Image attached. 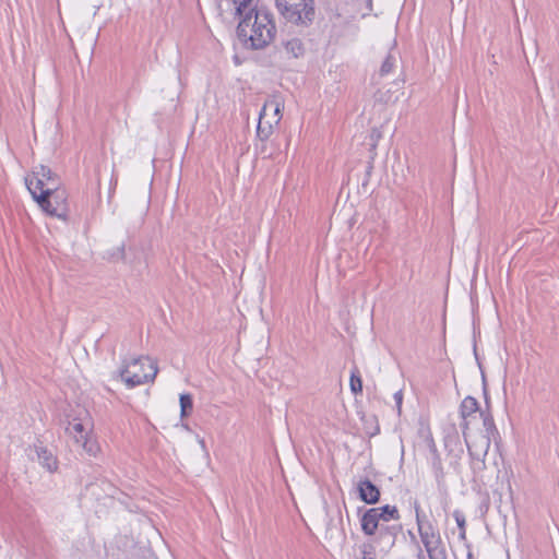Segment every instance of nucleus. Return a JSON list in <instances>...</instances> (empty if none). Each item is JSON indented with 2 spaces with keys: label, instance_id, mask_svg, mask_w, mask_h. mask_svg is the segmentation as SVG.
Listing matches in <instances>:
<instances>
[{
  "label": "nucleus",
  "instance_id": "1a4fd4ad",
  "mask_svg": "<svg viewBox=\"0 0 559 559\" xmlns=\"http://www.w3.org/2000/svg\"><path fill=\"white\" fill-rule=\"evenodd\" d=\"M464 439H465L469 455L474 460L484 462L485 457L488 453V450L490 448V443H491L490 438L488 436L481 435L478 438H476L475 440H473L472 442H469L465 435Z\"/></svg>",
  "mask_w": 559,
  "mask_h": 559
},
{
  "label": "nucleus",
  "instance_id": "393cba45",
  "mask_svg": "<svg viewBox=\"0 0 559 559\" xmlns=\"http://www.w3.org/2000/svg\"><path fill=\"white\" fill-rule=\"evenodd\" d=\"M126 245L121 243L116 249H114L111 252H108V258L112 261H119L123 260L126 255Z\"/></svg>",
  "mask_w": 559,
  "mask_h": 559
},
{
  "label": "nucleus",
  "instance_id": "dca6fc26",
  "mask_svg": "<svg viewBox=\"0 0 559 559\" xmlns=\"http://www.w3.org/2000/svg\"><path fill=\"white\" fill-rule=\"evenodd\" d=\"M397 61H399V52L395 50L389 51L380 66L379 75L381 78H383V76L391 74L394 71V69L396 68Z\"/></svg>",
  "mask_w": 559,
  "mask_h": 559
},
{
  "label": "nucleus",
  "instance_id": "9d476101",
  "mask_svg": "<svg viewBox=\"0 0 559 559\" xmlns=\"http://www.w3.org/2000/svg\"><path fill=\"white\" fill-rule=\"evenodd\" d=\"M478 412H480L479 404L475 397L466 396L462 401V403L460 405V415L462 417L461 428H462L463 436L466 435V431L469 427V424H471L469 418L473 417Z\"/></svg>",
  "mask_w": 559,
  "mask_h": 559
},
{
  "label": "nucleus",
  "instance_id": "4468645a",
  "mask_svg": "<svg viewBox=\"0 0 559 559\" xmlns=\"http://www.w3.org/2000/svg\"><path fill=\"white\" fill-rule=\"evenodd\" d=\"M282 108H283L282 103L277 98L273 97V98L267 99L264 103V105L260 111H261L262 116H269V111H270L272 114V116H271L272 122H275L278 124L282 119V114H281Z\"/></svg>",
  "mask_w": 559,
  "mask_h": 559
},
{
  "label": "nucleus",
  "instance_id": "5701e85b",
  "mask_svg": "<svg viewBox=\"0 0 559 559\" xmlns=\"http://www.w3.org/2000/svg\"><path fill=\"white\" fill-rule=\"evenodd\" d=\"M179 402H180V416L182 418L189 416L193 409L192 396L190 394H181Z\"/></svg>",
  "mask_w": 559,
  "mask_h": 559
},
{
  "label": "nucleus",
  "instance_id": "f3484780",
  "mask_svg": "<svg viewBox=\"0 0 559 559\" xmlns=\"http://www.w3.org/2000/svg\"><path fill=\"white\" fill-rule=\"evenodd\" d=\"M373 509L374 511H378V515L384 524H386L390 520H400V512L395 506L386 504Z\"/></svg>",
  "mask_w": 559,
  "mask_h": 559
},
{
  "label": "nucleus",
  "instance_id": "f03ea898",
  "mask_svg": "<svg viewBox=\"0 0 559 559\" xmlns=\"http://www.w3.org/2000/svg\"><path fill=\"white\" fill-rule=\"evenodd\" d=\"M275 8L286 24L298 29L311 26L317 15L314 0H275Z\"/></svg>",
  "mask_w": 559,
  "mask_h": 559
},
{
  "label": "nucleus",
  "instance_id": "6e6552de",
  "mask_svg": "<svg viewBox=\"0 0 559 559\" xmlns=\"http://www.w3.org/2000/svg\"><path fill=\"white\" fill-rule=\"evenodd\" d=\"M385 525L378 515V511L373 508L368 509L360 518L361 531L365 535L373 538L378 535L380 527Z\"/></svg>",
  "mask_w": 559,
  "mask_h": 559
},
{
  "label": "nucleus",
  "instance_id": "bb28decb",
  "mask_svg": "<svg viewBox=\"0 0 559 559\" xmlns=\"http://www.w3.org/2000/svg\"><path fill=\"white\" fill-rule=\"evenodd\" d=\"M272 114L269 111V116L266 117V120H271Z\"/></svg>",
  "mask_w": 559,
  "mask_h": 559
},
{
  "label": "nucleus",
  "instance_id": "9b49d317",
  "mask_svg": "<svg viewBox=\"0 0 559 559\" xmlns=\"http://www.w3.org/2000/svg\"><path fill=\"white\" fill-rule=\"evenodd\" d=\"M358 496L368 504H376L380 500V489L368 478L360 479L357 484Z\"/></svg>",
  "mask_w": 559,
  "mask_h": 559
},
{
  "label": "nucleus",
  "instance_id": "a211bd4d",
  "mask_svg": "<svg viewBox=\"0 0 559 559\" xmlns=\"http://www.w3.org/2000/svg\"><path fill=\"white\" fill-rule=\"evenodd\" d=\"M362 428L366 435L374 437L380 432L378 418L374 415H364L361 417Z\"/></svg>",
  "mask_w": 559,
  "mask_h": 559
},
{
  "label": "nucleus",
  "instance_id": "6ab92c4d",
  "mask_svg": "<svg viewBox=\"0 0 559 559\" xmlns=\"http://www.w3.org/2000/svg\"><path fill=\"white\" fill-rule=\"evenodd\" d=\"M284 48L286 53L293 58H299L305 52L304 44L299 38H292L287 40L284 43Z\"/></svg>",
  "mask_w": 559,
  "mask_h": 559
},
{
  "label": "nucleus",
  "instance_id": "aec40b11",
  "mask_svg": "<svg viewBox=\"0 0 559 559\" xmlns=\"http://www.w3.org/2000/svg\"><path fill=\"white\" fill-rule=\"evenodd\" d=\"M479 416L483 419V426H484L485 432H486L484 436H488L489 438H491V436H493L497 432L493 417L491 416V414L489 412H486V411H480Z\"/></svg>",
  "mask_w": 559,
  "mask_h": 559
},
{
  "label": "nucleus",
  "instance_id": "39448f33",
  "mask_svg": "<svg viewBox=\"0 0 559 559\" xmlns=\"http://www.w3.org/2000/svg\"><path fill=\"white\" fill-rule=\"evenodd\" d=\"M33 199L37 202L39 207L50 216H55L59 219L67 221L69 217V203L68 193L64 188L58 187L56 190L46 192H39L35 194L33 192Z\"/></svg>",
  "mask_w": 559,
  "mask_h": 559
},
{
  "label": "nucleus",
  "instance_id": "f257e3e1",
  "mask_svg": "<svg viewBox=\"0 0 559 559\" xmlns=\"http://www.w3.org/2000/svg\"><path fill=\"white\" fill-rule=\"evenodd\" d=\"M228 10L240 20L237 35L248 48L258 50L269 46L276 34L273 14L264 7H258V0H224Z\"/></svg>",
  "mask_w": 559,
  "mask_h": 559
},
{
  "label": "nucleus",
  "instance_id": "412c9836",
  "mask_svg": "<svg viewBox=\"0 0 559 559\" xmlns=\"http://www.w3.org/2000/svg\"><path fill=\"white\" fill-rule=\"evenodd\" d=\"M349 386L354 394L362 393V380L357 367H355L350 372Z\"/></svg>",
  "mask_w": 559,
  "mask_h": 559
},
{
  "label": "nucleus",
  "instance_id": "cd10ccee",
  "mask_svg": "<svg viewBox=\"0 0 559 559\" xmlns=\"http://www.w3.org/2000/svg\"><path fill=\"white\" fill-rule=\"evenodd\" d=\"M421 557H423V552L420 551V552L418 554V558L420 559Z\"/></svg>",
  "mask_w": 559,
  "mask_h": 559
},
{
  "label": "nucleus",
  "instance_id": "ddd939ff",
  "mask_svg": "<svg viewBox=\"0 0 559 559\" xmlns=\"http://www.w3.org/2000/svg\"><path fill=\"white\" fill-rule=\"evenodd\" d=\"M66 432L74 440L75 443H79L87 436V433H90V428L84 423L73 419L68 423Z\"/></svg>",
  "mask_w": 559,
  "mask_h": 559
},
{
  "label": "nucleus",
  "instance_id": "423d86ee",
  "mask_svg": "<svg viewBox=\"0 0 559 559\" xmlns=\"http://www.w3.org/2000/svg\"><path fill=\"white\" fill-rule=\"evenodd\" d=\"M401 525H382L377 536L364 543L360 547L362 559H376L377 548L386 555L395 545Z\"/></svg>",
  "mask_w": 559,
  "mask_h": 559
},
{
  "label": "nucleus",
  "instance_id": "0eeeda50",
  "mask_svg": "<svg viewBox=\"0 0 559 559\" xmlns=\"http://www.w3.org/2000/svg\"><path fill=\"white\" fill-rule=\"evenodd\" d=\"M26 187L31 194L33 192L38 194L39 192H48L56 190L61 186L60 178L53 173L48 166L38 165L34 167L32 176L25 179Z\"/></svg>",
  "mask_w": 559,
  "mask_h": 559
},
{
  "label": "nucleus",
  "instance_id": "2eb2a0df",
  "mask_svg": "<svg viewBox=\"0 0 559 559\" xmlns=\"http://www.w3.org/2000/svg\"><path fill=\"white\" fill-rule=\"evenodd\" d=\"M38 462L49 472L57 469V460L50 451L41 445L35 447Z\"/></svg>",
  "mask_w": 559,
  "mask_h": 559
},
{
  "label": "nucleus",
  "instance_id": "4be33fe9",
  "mask_svg": "<svg viewBox=\"0 0 559 559\" xmlns=\"http://www.w3.org/2000/svg\"><path fill=\"white\" fill-rule=\"evenodd\" d=\"M81 445L84 451L90 455H96L99 451V444L98 442L87 433V436L78 443Z\"/></svg>",
  "mask_w": 559,
  "mask_h": 559
},
{
  "label": "nucleus",
  "instance_id": "7ed1b4c3",
  "mask_svg": "<svg viewBox=\"0 0 559 559\" xmlns=\"http://www.w3.org/2000/svg\"><path fill=\"white\" fill-rule=\"evenodd\" d=\"M414 510L418 534L429 559H445L438 527L428 519L418 501L414 502Z\"/></svg>",
  "mask_w": 559,
  "mask_h": 559
},
{
  "label": "nucleus",
  "instance_id": "c85d7f7f",
  "mask_svg": "<svg viewBox=\"0 0 559 559\" xmlns=\"http://www.w3.org/2000/svg\"><path fill=\"white\" fill-rule=\"evenodd\" d=\"M467 559H472V554H468Z\"/></svg>",
  "mask_w": 559,
  "mask_h": 559
},
{
  "label": "nucleus",
  "instance_id": "b1692460",
  "mask_svg": "<svg viewBox=\"0 0 559 559\" xmlns=\"http://www.w3.org/2000/svg\"><path fill=\"white\" fill-rule=\"evenodd\" d=\"M453 518L457 524L459 531H460V538L464 540L466 538V519L462 511L454 510L453 511Z\"/></svg>",
  "mask_w": 559,
  "mask_h": 559
},
{
  "label": "nucleus",
  "instance_id": "f8f14e48",
  "mask_svg": "<svg viewBox=\"0 0 559 559\" xmlns=\"http://www.w3.org/2000/svg\"><path fill=\"white\" fill-rule=\"evenodd\" d=\"M267 116H262V114H259V122L257 127V138L262 143L261 146V153L264 152L265 148V142L270 139V136L274 132V127L277 126V123L272 122V120H266Z\"/></svg>",
  "mask_w": 559,
  "mask_h": 559
},
{
  "label": "nucleus",
  "instance_id": "a878e982",
  "mask_svg": "<svg viewBox=\"0 0 559 559\" xmlns=\"http://www.w3.org/2000/svg\"><path fill=\"white\" fill-rule=\"evenodd\" d=\"M393 399L396 404L397 413L401 414L402 411V403H403V392L402 390H399L394 393Z\"/></svg>",
  "mask_w": 559,
  "mask_h": 559
},
{
  "label": "nucleus",
  "instance_id": "20e7f679",
  "mask_svg": "<svg viewBox=\"0 0 559 559\" xmlns=\"http://www.w3.org/2000/svg\"><path fill=\"white\" fill-rule=\"evenodd\" d=\"M157 365L150 357L133 358L130 362L123 361L119 371L121 380L128 388H134L153 381L157 374Z\"/></svg>",
  "mask_w": 559,
  "mask_h": 559
}]
</instances>
